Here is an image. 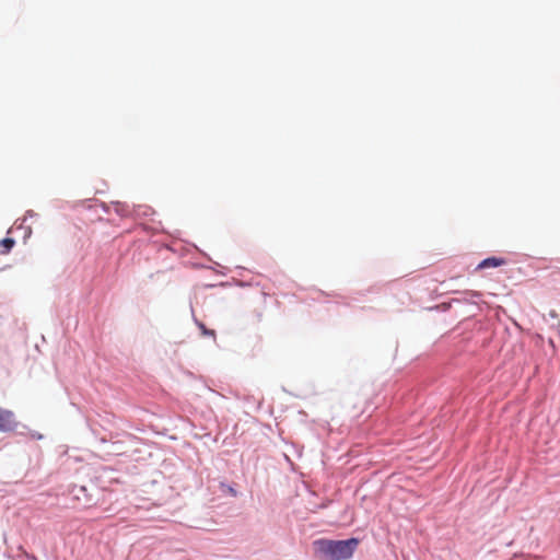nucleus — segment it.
<instances>
[{
  "instance_id": "nucleus-1",
  "label": "nucleus",
  "mask_w": 560,
  "mask_h": 560,
  "mask_svg": "<svg viewBox=\"0 0 560 560\" xmlns=\"http://www.w3.org/2000/svg\"><path fill=\"white\" fill-rule=\"evenodd\" d=\"M359 545L357 538L347 540L317 539L313 542L315 552L322 560L350 559Z\"/></svg>"
},
{
  "instance_id": "nucleus-2",
  "label": "nucleus",
  "mask_w": 560,
  "mask_h": 560,
  "mask_svg": "<svg viewBox=\"0 0 560 560\" xmlns=\"http://www.w3.org/2000/svg\"><path fill=\"white\" fill-rule=\"evenodd\" d=\"M18 427L13 411L0 407V432H11Z\"/></svg>"
},
{
  "instance_id": "nucleus-3",
  "label": "nucleus",
  "mask_w": 560,
  "mask_h": 560,
  "mask_svg": "<svg viewBox=\"0 0 560 560\" xmlns=\"http://www.w3.org/2000/svg\"><path fill=\"white\" fill-rule=\"evenodd\" d=\"M504 259L498 258V257H489L483 259L479 265L478 269H485V268H494L502 266L504 264Z\"/></svg>"
},
{
  "instance_id": "nucleus-4",
  "label": "nucleus",
  "mask_w": 560,
  "mask_h": 560,
  "mask_svg": "<svg viewBox=\"0 0 560 560\" xmlns=\"http://www.w3.org/2000/svg\"><path fill=\"white\" fill-rule=\"evenodd\" d=\"M15 245V241L11 237H5L0 241V254L5 255L8 254L13 246Z\"/></svg>"
},
{
  "instance_id": "nucleus-5",
  "label": "nucleus",
  "mask_w": 560,
  "mask_h": 560,
  "mask_svg": "<svg viewBox=\"0 0 560 560\" xmlns=\"http://www.w3.org/2000/svg\"><path fill=\"white\" fill-rule=\"evenodd\" d=\"M199 327H200V329L202 330V334H203L205 336H212V337H214V331H213V330H208V329L205 327V325H202V324H200V325H199Z\"/></svg>"
}]
</instances>
